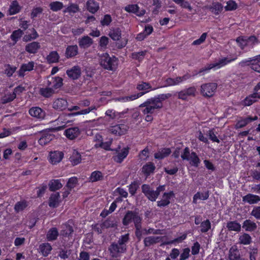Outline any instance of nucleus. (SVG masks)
I'll return each instance as SVG.
<instances>
[{"label":"nucleus","mask_w":260,"mask_h":260,"mask_svg":"<svg viewBox=\"0 0 260 260\" xmlns=\"http://www.w3.org/2000/svg\"><path fill=\"white\" fill-rule=\"evenodd\" d=\"M141 107H145L142 110V113L145 116V120L147 122H151L153 119V114L156 110L162 107V104L157 99H151L141 104Z\"/></svg>","instance_id":"obj_1"},{"label":"nucleus","mask_w":260,"mask_h":260,"mask_svg":"<svg viewBox=\"0 0 260 260\" xmlns=\"http://www.w3.org/2000/svg\"><path fill=\"white\" fill-rule=\"evenodd\" d=\"M137 88L139 90H144L145 92L134 94L130 96H126L124 97L117 98L115 99V101L121 102H127L129 101H132L133 100L137 99L139 97H141L145 93H147L150 91L156 89L153 88L149 83L143 82L139 83L137 85Z\"/></svg>","instance_id":"obj_2"},{"label":"nucleus","mask_w":260,"mask_h":260,"mask_svg":"<svg viewBox=\"0 0 260 260\" xmlns=\"http://www.w3.org/2000/svg\"><path fill=\"white\" fill-rule=\"evenodd\" d=\"M238 55H233L232 57H223L219 59L218 61L213 63L208 64L206 67L203 68L200 71V73H203V74L207 73L210 70L213 69L214 70H218L224 66L230 63L232 61L235 60L237 58Z\"/></svg>","instance_id":"obj_3"},{"label":"nucleus","mask_w":260,"mask_h":260,"mask_svg":"<svg viewBox=\"0 0 260 260\" xmlns=\"http://www.w3.org/2000/svg\"><path fill=\"white\" fill-rule=\"evenodd\" d=\"M99 107V105H93L87 109H83L77 112L69 114L68 115H61L59 117L57 121L58 122H61V125L59 126L56 127L55 129L59 131L63 129L65 127L66 124L69 121V120L67 119L68 117L71 116H77L79 115H86L88 114L89 112L93 111V110H96Z\"/></svg>","instance_id":"obj_4"},{"label":"nucleus","mask_w":260,"mask_h":260,"mask_svg":"<svg viewBox=\"0 0 260 260\" xmlns=\"http://www.w3.org/2000/svg\"><path fill=\"white\" fill-rule=\"evenodd\" d=\"M100 63L105 69L113 71L118 66V59L114 56H110L108 54L104 53L100 56Z\"/></svg>","instance_id":"obj_5"},{"label":"nucleus","mask_w":260,"mask_h":260,"mask_svg":"<svg viewBox=\"0 0 260 260\" xmlns=\"http://www.w3.org/2000/svg\"><path fill=\"white\" fill-rule=\"evenodd\" d=\"M141 218L136 217L135 218V227L136 229V235L137 237L140 240L143 235L147 234H164V230H154L152 229H149L148 230H141Z\"/></svg>","instance_id":"obj_6"},{"label":"nucleus","mask_w":260,"mask_h":260,"mask_svg":"<svg viewBox=\"0 0 260 260\" xmlns=\"http://www.w3.org/2000/svg\"><path fill=\"white\" fill-rule=\"evenodd\" d=\"M217 87V85L215 83L203 84L201 86V93L204 97H211L215 94Z\"/></svg>","instance_id":"obj_7"},{"label":"nucleus","mask_w":260,"mask_h":260,"mask_svg":"<svg viewBox=\"0 0 260 260\" xmlns=\"http://www.w3.org/2000/svg\"><path fill=\"white\" fill-rule=\"evenodd\" d=\"M236 42L241 49H245L246 47H252L257 43V39L254 36L249 38L240 37L237 39Z\"/></svg>","instance_id":"obj_8"},{"label":"nucleus","mask_w":260,"mask_h":260,"mask_svg":"<svg viewBox=\"0 0 260 260\" xmlns=\"http://www.w3.org/2000/svg\"><path fill=\"white\" fill-rule=\"evenodd\" d=\"M44 84L46 86L50 87L55 90L60 88L63 85V79L59 77H52L48 76L47 80L45 81Z\"/></svg>","instance_id":"obj_9"},{"label":"nucleus","mask_w":260,"mask_h":260,"mask_svg":"<svg viewBox=\"0 0 260 260\" xmlns=\"http://www.w3.org/2000/svg\"><path fill=\"white\" fill-rule=\"evenodd\" d=\"M190 76L188 74H185L182 77H176L175 78H168L165 79L163 87H168L171 86H176L183 83L184 81L189 79Z\"/></svg>","instance_id":"obj_10"},{"label":"nucleus","mask_w":260,"mask_h":260,"mask_svg":"<svg viewBox=\"0 0 260 260\" xmlns=\"http://www.w3.org/2000/svg\"><path fill=\"white\" fill-rule=\"evenodd\" d=\"M93 140L95 142L96 147H102L105 150H110L112 139H110L108 141L104 142L103 136L100 134H96L94 136Z\"/></svg>","instance_id":"obj_11"},{"label":"nucleus","mask_w":260,"mask_h":260,"mask_svg":"<svg viewBox=\"0 0 260 260\" xmlns=\"http://www.w3.org/2000/svg\"><path fill=\"white\" fill-rule=\"evenodd\" d=\"M128 127L125 124H118L109 127V131L116 136H120L125 134L127 131Z\"/></svg>","instance_id":"obj_12"},{"label":"nucleus","mask_w":260,"mask_h":260,"mask_svg":"<svg viewBox=\"0 0 260 260\" xmlns=\"http://www.w3.org/2000/svg\"><path fill=\"white\" fill-rule=\"evenodd\" d=\"M63 153L61 151H54L49 153L48 160L52 165L59 163L63 157Z\"/></svg>","instance_id":"obj_13"},{"label":"nucleus","mask_w":260,"mask_h":260,"mask_svg":"<svg viewBox=\"0 0 260 260\" xmlns=\"http://www.w3.org/2000/svg\"><path fill=\"white\" fill-rule=\"evenodd\" d=\"M241 63H245L248 66H251L252 70L257 72H260V55L250 60L243 61Z\"/></svg>","instance_id":"obj_14"},{"label":"nucleus","mask_w":260,"mask_h":260,"mask_svg":"<svg viewBox=\"0 0 260 260\" xmlns=\"http://www.w3.org/2000/svg\"><path fill=\"white\" fill-rule=\"evenodd\" d=\"M142 191L149 200L155 201L159 195V192L152 190L148 185L144 184L142 187Z\"/></svg>","instance_id":"obj_15"},{"label":"nucleus","mask_w":260,"mask_h":260,"mask_svg":"<svg viewBox=\"0 0 260 260\" xmlns=\"http://www.w3.org/2000/svg\"><path fill=\"white\" fill-rule=\"evenodd\" d=\"M29 114L33 117L42 120L45 117V112L40 107H34L29 110Z\"/></svg>","instance_id":"obj_16"},{"label":"nucleus","mask_w":260,"mask_h":260,"mask_svg":"<svg viewBox=\"0 0 260 260\" xmlns=\"http://www.w3.org/2000/svg\"><path fill=\"white\" fill-rule=\"evenodd\" d=\"M109 250L112 256L116 257L119 256L120 253L125 251L126 246H119L118 244H113Z\"/></svg>","instance_id":"obj_17"},{"label":"nucleus","mask_w":260,"mask_h":260,"mask_svg":"<svg viewBox=\"0 0 260 260\" xmlns=\"http://www.w3.org/2000/svg\"><path fill=\"white\" fill-rule=\"evenodd\" d=\"M124 10L127 12L134 13L138 16H142L146 12L144 9L140 10L137 5H129L125 7Z\"/></svg>","instance_id":"obj_18"},{"label":"nucleus","mask_w":260,"mask_h":260,"mask_svg":"<svg viewBox=\"0 0 260 260\" xmlns=\"http://www.w3.org/2000/svg\"><path fill=\"white\" fill-rule=\"evenodd\" d=\"M196 93V88L191 87L183 90L178 93V98L182 100H186L189 96H194Z\"/></svg>","instance_id":"obj_19"},{"label":"nucleus","mask_w":260,"mask_h":260,"mask_svg":"<svg viewBox=\"0 0 260 260\" xmlns=\"http://www.w3.org/2000/svg\"><path fill=\"white\" fill-rule=\"evenodd\" d=\"M61 201L62 200L60 197L59 193L58 192H54L50 196L48 204L50 207L55 208L59 205Z\"/></svg>","instance_id":"obj_20"},{"label":"nucleus","mask_w":260,"mask_h":260,"mask_svg":"<svg viewBox=\"0 0 260 260\" xmlns=\"http://www.w3.org/2000/svg\"><path fill=\"white\" fill-rule=\"evenodd\" d=\"M129 153V148L124 147L117 152V154L114 156L115 161L121 163L126 157Z\"/></svg>","instance_id":"obj_21"},{"label":"nucleus","mask_w":260,"mask_h":260,"mask_svg":"<svg viewBox=\"0 0 260 260\" xmlns=\"http://www.w3.org/2000/svg\"><path fill=\"white\" fill-rule=\"evenodd\" d=\"M64 134L68 139L73 140L80 135V131L77 127H72L66 129Z\"/></svg>","instance_id":"obj_22"},{"label":"nucleus","mask_w":260,"mask_h":260,"mask_svg":"<svg viewBox=\"0 0 260 260\" xmlns=\"http://www.w3.org/2000/svg\"><path fill=\"white\" fill-rule=\"evenodd\" d=\"M68 76L72 79H77L81 75V69L79 66H74L66 71Z\"/></svg>","instance_id":"obj_23"},{"label":"nucleus","mask_w":260,"mask_h":260,"mask_svg":"<svg viewBox=\"0 0 260 260\" xmlns=\"http://www.w3.org/2000/svg\"><path fill=\"white\" fill-rule=\"evenodd\" d=\"M67 101L63 98L57 99L53 103V108L60 110L65 109L67 107Z\"/></svg>","instance_id":"obj_24"},{"label":"nucleus","mask_w":260,"mask_h":260,"mask_svg":"<svg viewBox=\"0 0 260 260\" xmlns=\"http://www.w3.org/2000/svg\"><path fill=\"white\" fill-rule=\"evenodd\" d=\"M25 90V87L22 85H20L17 86L14 89V91L12 93H8L7 95H9V98L8 99H3L4 102H11L12 101L16 96V94H18L23 91Z\"/></svg>","instance_id":"obj_25"},{"label":"nucleus","mask_w":260,"mask_h":260,"mask_svg":"<svg viewBox=\"0 0 260 260\" xmlns=\"http://www.w3.org/2000/svg\"><path fill=\"white\" fill-rule=\"evenodd\" d=\"M173 195L172 192L164 193L161 199L157 202V206L159 207H164L169 205L170 203V200Z\"/></svg>","instance_id":"obj_26"},{"label":"nucleus","mask_w":260,"mask_h":260,"mask_svg":"<svg viewBox=\"0 0 260 260\" xmlns=\"http://www.w3.org/2000/svg\"><path fill=\"white\" fill-rule=\"evenodd\" d=\"M242 200L244 202L249 204H254L260 201V197L257 195L249 193L243 197Z\"/></svg>","instance_id":"obj_27"},{"label":"nucleus","mask_w":260,"mask_h":260,"mask_svg":"<svg viewBox=\"0 0 260 260\" xmlns=\"http://www.w3.org/2000/svg\"><path fill=\"white\" fill-rule=\"evenodd\" d=\"M34 62L33 61L23 64L19 71V75L20 76H23L25 72L32 71L34 69Z\"/></svg>","instance_id":"obj_28"},{"label":"nucleus","mask_w":260,"mask_h":260,"mask_svg":"<svg viewBox=\"0 0 260 260\" xmlns=\"http://www.w3.org/2000/svg\"><path fill=\"white\" fill-rule=\"evenodd\" d=\"M136 217H140L137 214L133 213L132 212H128L123 219V224L125 225H128L132 221H134L135 223V218Z\"/></svg>","instance_id":"obj_29"},{"label":"nucleus","mask_w":260,"mask_h":260,"mask_svg":"<svg viewBox=\"0 0 260 260\" xmlns=\"http://www.w3.org/2000/svg\"><path fill=\"white\" fill-rule=\"evenodd\" d=\"M40 48V45L37 42L29 43L25 46V50L29 53H36Z\"/></svg>","instance_id":"obj_30"},{"label":"nucleus","mask_w":260,"mask_h":260,"mask_svg":"<svg viewBox=\"0 0 260 260\" xmlns=\"http://www.w3.org/2000/svg\"><path fill=\"white\" fill-rule=\"evenodd\" d=\"M109 37L114 41H118L121 37V31L119 28H113L109 32Z\"/></svg>","instance_id":"obj_31"},{"label":"nucleus","mask_w":260,"mask_h":260,"mask_svg":"<svg viewBox=\"0 0 260 260\" xmlns=\"http://www.w3.org/2000/svg\"><path fill=\"white\" fill-rule=\"evenodd\" d=\"M209 198L208 191L198 192L193 197V203L197 204L199 201L206 200Z\"/></svg>","instance_id":"obj_32"},{"label":"nucleus","mask_w":260,"mask_h":260,"mask_svg":"<svg viewBox=\"0 0 260 260\" xmlns=\"http://www.w3.org/2000/svg\"><path fill=\"white\" fill-rule=\"evenodd\" d=\"M70 160L73 165H77L81 162V155L78 151L74 150L70 158Z\"/></svg>","instance_id":"obj_33"},{"label":"nucleus","mask_w":260,"mask_h":260,"mask_svg":"<svg viewBox=\"0 0 260 260\" xmlns=\"http://www.w3.org/2000/svg\"><path fill=\"white\" fill-rule=\"evenodd\" d=\"M87 10L91 13H95L99 9V4L94 0H89L87 2Z\"/></svg>","instance_id":"obj_34"},{"label":"nucleus","mask_w":260,"mask_h":260,"mask_svg":"<svg viewBox=\"0 0 260 260\" xmlns=\"http://www.w3.org/2000/svg\"><path fill=\"white\" fill-rule=\"evenodd\" d=\"M78 52V48L77 45L69 46L66 51V56L67 58L75 56Z\"/></svg>","instance_id":"obj_35"},{"label":"nucleus","mask_w":260,"mask_h":260,"mask_svg":"<svg viewBox=\"0 0 260 260\" xmlns=\"http://www.w3.org/2000/svg\"><path fill=\"white\" fill-rule=\"evenodd\" d=\"M161 238L159 236H150L145 238L144 242L146 246H150L153 244L159 242Z\"/></svg>","instance_id":"obj_36"},{"label":"nucleus","mask_w":260,"mask_h":260,"mask_svg":"<svg viewBox=\"0 0 260 260\" xmlns=\"http://www.w3.org/2000/svg\"><path fill=\"white\" fill-rule=\"evenodd\" d=\"M59 55L58 53L55 51H51L46 57L47 61L49 63H56L58 61Z\"/></svg>","instance_id":"obj_37"},{"label":"nucleus","mask_w":260,"mask_h":260,"mask_svg":"<svg viewBox=\"0 0 260 260\" xmlns=\"http://www.w3.org/2000/svg\"><path fill=\"white\" fill-rule=\"evenodd\" d=\"M258 118L257 116H255L254 117L252 118L251 117H249L246 118H244L239 120L236 124L235 126L237 128H241L246 124H247L250 121L256 120Z\"/></svg>","instance_id":"obj_38"},{"label":"nucleus","mask_w":260,"mask_h":260,"mask_svg":"<svg viewBox=\"0 0 260 260\" xmlns=\"http://www.w3.org/2000/svg\"><path fill=\"white\" fill-rule=\"evenodd\" d=\"M104 176L102 173L99 171H95L91 173L89 177V181L91 182H96L102 180Z\"/></svg>","instance_id":"obj_39"},{"label":"nucleus","mask_w":260,"mask_h":260,"mask_svg":"<svg viewBox=\"0 0 260 260\" xmlns=\"http://www.w3.org/2000/svg\"><path fill=\"white\" fill-rule=\"evenodd\" d=\"M49 189L51 191L58 190L62 187L60 180L54 179L52 180L49 183Z\"/></svg>","instance_id":"obj_40"},{"label":"nucleus","mask_w":260,"mask_h":260,"mask_svg":"<svg viewBox=\"0 0 260 260\" xmlns=\"http://www.w3.org/2000/svg\"><path fill=\"white\" fill-rule=\"evenodd\" d=\"M155 167L152 162H148L145 165L142 169V172L146 175H149L153 173L155 170Z\"/></svg>","instance_id":"obj_41"},{"label":"nucleus","mask_w":260,"mask_h":260,"mask_svg":"<svg viewBox=\"0 0 260 260\" xmlns=\"http://www.w3.org/2000/svg\"><path fill=\"white\" fill-rule=\"evenodd\" d=\"M54 138V136L50 134H43L38 142L41 145H45L49 143Z\"/></svg>","instance_id":"obj_42"},{"label":"nucleus","mask_w":260,"mask_h":260,"mask_svg":"<svg viewBox=\"0 0 260 260\" xmlns=\"http://www.w3.org/2000/svg\"><path fill=\"white\" fill-rule=\"evenodd\" d=\"M229 258L230 260H245L240 257L238 251L234 247L230 249Z\"/></svg>","instance_id":"obj_43"},{"label":"nucleus","mask_w":260,"mask_h":260,"mask_svg":"<svg viewBox=\"0 0 260 260\" xmlns=\"http://www.w3.org/2000/svg\"><path fill=\"white\" fill-rule=\"evenodd\" d=\"M79 44L81 47L87 48L92 44V40L88 36H84L80 40Z\"/></svg>","instance_id":"obj_44"},{"label":"nucleus","mask_w":260,"mask_h":260,"mask_svg":"<svg viewBox=\"0 0 260 260\" xmlns=\"http://www.w3.org/2000/svg\"><path fill=\"white\" fill-rule=\"evenodd\" d=\"M39 249L42 254L46 256L50 253L52 247L49 243H43L40 245Z\"/></svg>","instance_id":"obj_45"},{"label":"nucleus","mask_w":260,"mask_h":260,"mask_svg":"<svg viewBox=\"0 0 260 260\" xmlns=\"http://www.w3.org/2000/svg\"><path fill=\"white\" fill-rule=\"evenodd\" d=\"M257 93H254L251 95L246 97L243 102V104L245 106H249L256 101Z\"/></svg>","instance_id":"obj_46"},{"label":"nucleus","mask_w":260,"mask_h":260,"mask_svg":"<svg viewBox=\"0 0 260 260\" xmlns=\"http://www.w3.org/2000/svg\"><path fill=\"white\" fill-rule=\"evenodd\" d=\"M243 228L247 231H252L256 228V225L254 222L246 220L243 223Z\"/></svg>","instance_id":"obj_47"},{"label":"nucleus","mask_w":260,"mask_h":260,"mask_svg":"<svg viewBox=\"0 0 260 260\" xmlns=\"http://www.w3.org/2000/svg\"><path fill=\"white\" fill-rule=\"evenodd\" d=\"M189 161V163L193 166L198 167L200 163V160L196 153L194 152H192L191 153V155L190 156L189 159L187 160Z\"/></svg>","instance_id":"obj_48"},{"label":"nucleus","mask_w":260,"mask_h":260,"mask_svg":"<svg viewBox=\"0 0 260 260\" xmlns=\"http://www.w3.org/2000/svg\"><path fill=\"white\" fill-rule=\"evenodd\" d=\"M171 153L169 148H165L155 154V158L156 159H162L169 155Z\"/></svg>","instance_id":"obj_49"},{"label":"nucleus","mask_w":260,"mask_h":260,"mask_svg":"<svg viewBox=\"0 0 260 260\" xmlns=\"http://www.w3.org/2000/svg\"><path fill=\"white\" fill-rule=\"evenodd\" d=\"M40 92L41 94L45 97H49L55 92L53 89H52L48 86L44 88H41L40 90Z\"/></svg>","instance_id":"obj_50"},{"label":"nucleus","mask_w":260,"mask_h":260,"mask_svg":"<svg viewBox=\"0 0 260 260\" xmlns=\"http://www.w3.org/2000/svg\"><path fill=\"white\" fill-rule=\"evenodd\" d=\"M20 10V7L18 5L17 1H13L9 8V13L10 15L15 14L19 12Z\"/></svg>","instance_id":"obj_51"},{"label":"nucleus","mask_w":260,"mask_h":260,"mask_svg":"<svg viewBox=\"0 0 260 260\" xmlns=\"http://www.w3.org/2000/svg\"><path fill=\"white\" fill-rule=\"evenodd\" d=\"M228 229L230 231L239 232L241 230V225L236 221H230L227 223Z\"/></svg>","instance_id":"obj_52"},{"label":"nucleus","mask_w":260,"mask_h":260,"mask_svg":"<svg viewBox=\"0 0 260 260\" xmlns=\"http://www.w3.org/2000/svg\"><path fill=\"white\" fill-rule=\"evenodd\" d=\"M58 233L56 228H52L49 230L47 234V238L49 241L56 239Z\"/></svg>","instance_id":"obj_53"},{"label":"nucleus","mask_w":260,"mask_h":260,"mask_svg":"<svg viewBox=\"0 0 260 260\" xmlns=\"http://www.w3.org/2000/svg\"><path fill=\"white\" fill-rule=\"evenodd\" d=\"M205 132L204 130L201 131L199 129L196 132V136L198 139L205 143H208V139L207 137L205 135Z\"/></svg>","instance_id":"obj_54"},{"label":"nucleus","mask_w":260,"mask_h":260,"mask_svg":"<svg viewBox=\"0 0 260 260\" xmlns=\"http://www.w3.org/2000/svg\"><path fill=\"white\" fill-rule=\"evenodd\" d=\"M23 35V31L19 29L14 31L11 35V39L13 41L14 43L15 44L18 41V40L22 37Z\"/></svg>","instance_id":"obj_55"},{"label":"nucleus","mask_w":260,"mask_h":260,"mask_svg":"<svg viewBox=\"0 0 260 260\" xmlns=\"http://www.w3.org/2000/svg\"><path fill=\"white\" fill-rule=\"evenodd\" d=\"M112 19L110 15H105L100 21L101 24L102 26H108L112 22Z\"/></svg>","instance_id":"obj_56"},{"label":"nucleus","mask_w":260,"mask_h":260,"mask_svg":"<svg viewBox=\"0 0 260 260\" xmlns=\"http://www.w3.org/2000/svg\"><path fill=\"white\" fill-rule=\"evenodd\" d=\"M173 1L177 4L179 5L180 7L183 8L187 9L189 11L192 10V7L190 4L185 0H173Z\"/></svg>","instance_id":"obj_57"},{"label":"nucleus","mask_w":260,"mask_h":260,"mask_svg":"<svg viewBox=\"0 0 260 260\" xmlns=\"http://www.w3.org/2000/svg\"><path fill=\"white\" fill-rule=\"evenodd\" d=\"M201 231L203 233L207 232L211 228L210 221L207 219L201 223Z\"/></svg>","instance_id":"obj_58"},{"label":"nucleus","mask_w":260,"mask_h":260,"mask_svg":"<svg viewBox=\"0 0 260 260\" xmlns=\"http://www.w3.org/2000/svg\"><path fill=\"white\" fill-rule=\"evenodd\" d=\"M240 243L244 245L250 244L251 242V237L247 234H244L239 238Z\"/></svg>","instance_id":"obj_59"},{"label":"nucleus","mask_w":260,"mask_h":260,"mask_svg":"<svg viewBox=\"0 0 260 260\" xmlns=\"http://www.w3.org/2000/svg\"><path fill=\"white\" fill-rule=\"evenodd\" d=\"M50 7L53 11H57L62 8L63 4L60 2H54L50 4Z\"/></svg>","instance_id":"obj_60"},{"label":"nucleus","mask_w":260,"mask_h":260,"mask_svg":"<svg viewBox=\"0 0 260 260\" xmlns=\"http://www.w3.org/2000/svg\"><path fill=\"white\" fill-rule=\"evenodd\" d=\"M211 10L212 12L215 14H218L222 10V6L218 3H215L212 4V6L211 8Z\"/></svg>","instance_id":"obj_61"},{"label":"nucleus","mask_w":260,"mask_h":260,"mask_svg":"<svg viewBox=\"0 0 260 260\" xmlns=\"http://www.w3.org/2000/svg\"><path fill=\"white\" fill-rule=\"evenodd\" d=\"M145 54V52L144 51L135 52L132 54V57L134 59L141 61L144 58Z\"/></svg>","instance_id":"obj_62"},{"label":"nucleus","mask_w":260,"mask_h":260,"mask_svg":"<svg viewBox=\"0 0 260 260\" xmlns=\"http://www.w3.org/2000/svg\"><path fill=\"white\" fill-rule=\"evenodd\" d=\"M31 31L32 34L30 35H25L24 36L23 40L24 41L27 42L31 40V39H35L38 37L37 31L34 29H32Z\"/></svg>","instance_id":"obj_63"},{"label":"nucleus","mask_w":260,"mask_h":260,"mask_svg":"<svg viewBox=\"0 0 260 260\" xmlns=\"http://www.w3.org/2000/svg\"><path fill=\"white\" fill-rule=\"evenodd\" d=\"M27 206L26 203L24 201L18 202L15 206V209L17 212H19L24 209Z\"/></svg>","instance_id":"obj_64"}]
</instances>
